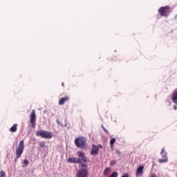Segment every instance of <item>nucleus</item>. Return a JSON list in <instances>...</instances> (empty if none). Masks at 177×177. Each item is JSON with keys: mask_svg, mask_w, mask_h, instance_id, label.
<instances>
[{"mask_svg": "<svg viewBox=\"0 0 177 177\" xmlns=\"http://www.w3.org/2000/svg\"><path fill=\"white\" fill-rule=\"evenodd\" d=\"M23 151H24V140H21L18 147L16 148V159L15 160V162H17V160L21 157V154H23Z\"/></svg>", "mask_w": 177, "mask_h": 177, "instance_id": "nucleus-1", "label": "nucleus"}, {"mask_svg": "<svg viewBox=\"0 0 177 177\" xmlns=\"http://www.w3.org/2000/svg\"><path fill=\"white\" fill-rule=\"evenodd\" d=\"M36 136H40V138L44 139H52L53 138V133L41 130L36 132Z\"/></svg>", "mask_w": 177, "mask_h": 177, "instance_id": "nucleus-2", "label": "nucleus"}, {"mask_svg": "<svg viewBox=\"0 0 177 177\" xmlns=\"http://www.w3.org/2000/svg\"><path fill=\"white\" fill-rule=\"evenodd\" d=\"M170 10H171V7H169V6H166L160 7L158 9V12L159 15L162 16V17H168V16H169Z\"/></svg>", "mask_w": 177, "mask_h": 177, "instance_id": "nucleus-3", "label": "nucleus"}, {"mask_svg": "<svg viewBox=\"0 0 177 177\" xmlns=\"http://www.w3.org/2000/svg\"><path fill=\"white\" fill-rule=\"evenodd\" d=\"M75 145L80 149H85L86 145V139L84 137H79L75 140Z\"/></svg>", "mask_w": 177, "mask_h": 177, "instance_id": "nucleus-4", "label": "nucleus"}, {"mask_svg": "<svg viewBox=\"0 0 177 177\" xmlns=\"http://www.w3.org/2000/svg\"><path fill=\"white\" fill-rule=\"evenodd\" d=\"M160 156H162V158H163L158 160V162H160V164H162L164 162H168V156L167 152L165 151V148L162 149L160 152Z\"/></svg>", "mask_w": 177, "mask_h": 177, "instance_id": "nucleus-5", "label": "nucleus"}, {"mask_svg": "<svg viewBox=\"0 0 177 177\" xmlns=\"http://www.w3.org/2000/svg\"><path fill=\"white\" fill-rule=\"evenodd\" d=\"M37 120V115L35 114V110H32L30 115V122L32 125V128H35V121Z\"/></svg>", "mask_w": 177, "mask_h": 177, "instance_id": "nucleus-6", "label": "nucleus"}, {"mask_svg": "<svg viewBox=\"0 0 177 177\" xmlns=\"http://www.w3.org/2000/svg\"><path fill=\"white\" fill-rule=\"evenodd\" d=\"M89 172L88 171V169L82 168L80 169L77 174V177H88Z\"/></svg>", "mask_w": 177, "mask_h": 177, "instance_id": "nucleus-7", "label": "nucleus"}, {"mask_svg": "<svg viewBox=\"0 0 177 177\" xmlns=\"http://www.w3.org/2000/svg\"><path fill=\"white\" fill-rule=\"evenodd\" d=\"M77 154L79 157L77 158L80 159V162H86V156H85V153L83 151H78Z\"/></svg>", "mask_w": 177, "mask_h": 177, "instance_id": "nucleus-8", "label": "nucleus"}, {"mask_svg": "<svg viewBox=\"0 0 177 177\" xmlns=\"http://www.w3.org/2000/svg\"><path fill=\"white\" fill-rule=\"evenodd\" d=\"M68 162H71L72 164H81V159L77 158H68Z\"/></svg>", "mask_w": 177, "mask_h": 177, "instance_id": "nucleus-9", "label": "nucleus"}, {"mask_svg": "<svg viewBox=\"0 0 177 177\" xmlns=\"http://www.w3.org/2000/svg\"><path fill=\"white\" fill-rule=\"evenodd\" d=\"M91 154V156H97L99 154V149H97V147H96V145H92Z\"/></svg>", "mask_w": 177, "mask_h": 177, "instance_id": "nucleus-10", "label": "nucleus"}, {"mask_svg": "<svg viewBox=\"0 0 177 177\" xmlns=\"http://www.w3.org/2000/svg\"><path fill=\"white\" fill-rule=\"evenodd\" d=\"M143 169H145V166L138 167L136 172V176H142L143 175Z\"/></svg>", "mask_w": 177, "mask_h": 177, "instance_id": "nucleus-11", "label": "nucleus"}, {"mask_svg": "<svg viewBox=\"0 0 177 177\" xmlns=\"http://www.w3.org/2000/svg\"><path fill=\"white\" fill-rule=\"evenodd\" d=\"M70 100V97L69 96H66L65 97H62L59 100V106H63L66 102H68Z\"/></svg>", "mask_w": 177, "mask_h": 177, "instance_id": "nucleus-12", "label": "nucleus"}, {"mask_svg": "<svg viewBox=\"0 0 177 177\" xmlns=\"http://www.w3.org/2000/svg\"><path fill=\"white\" fill-rule=\"evenodd\" d=\"M171 100H173V102L177 100V90H175L174 92L172 93Z\"/></svg>", "mask_w": 177, "mask_h": 177, "instance_id": "nucleus-13", "label": "nucleus"}, {"mask_svg": "<svg viewBox=\"0 0 177 177\" xmlns=\"http://www.w3.org/2000/svg\"><path fill=\"white\" fill-rule=\"evenodd\" d=\"M17 131V124H14L13 126L10 129V132H16Z\"/></svg>", "mask_w": 177, "mask_h": 177, "instance_id": "nucleus-14", "label": "nucleus"}, {"mask_svg": "<svg viewBox=\"0 0 177 177\" xmlns=\"http://www.w3.org/2000/svg\"><path fill=\"white\" fill-rule=\"evenodd\" d=\"M115 143V138H112L110 140V146H111V149H113V147H114V144Z\"/></svg>", "mask_w": 177, "mask_h": 177, "instance_id": "nucleus-15", "label": "nucleus"}, {"mask_svg": "<svg viewBox=\"0 0 177 177\" xmlns=\"http://www.w3.org/2000/svg\"><path fill=\"white\" fill-rule=\"evenodd\" d=\"M110 167H106L104 171V175L107 176L110 174Z\"/></svg>", "mask_w": 177, "mask_h": 177, "instance_id": "nucleus-16", "label": "nucleus"}, {"mask_svg": "<svg viewBox=\"0 0 177 177\" xmlns=\"http://www.w3.org/2000/svg\"><path fill=\"white\" fill-rule=\"evenodd\" d=\"M6 175V174L5 173L4 171L1 170V171H0V177H5Z\"/></svg>", "mask_w": 177, "mask_h": 177, "instance_id": "nucleus-17", "label": "nucleus"}, {"mask_svg": "<svg viewBox=\"0 0 177 177\" xmlns=\"http://www.w3.org/2000/svg\"><path fill=\"white\" fill-rule=\"evenodd\" d=\"M39 145L40 146V147H45V142L41 141L39 142Z\"/></svg>", "mask_w": 177, "mask_h": 177, "instance_id": "nucleus-18", "label": "nucleus"}, {"mask_svg": "<svg viewBox=\"0 0 177 177\" xmlns=\"http://www.w3.org/2000/svg\"><path fill=\"white\" fill-rule=\"evenodd\" d=\"M24 165H28L30 164V162L28 161V160L25 159L24 160Z\"/></svg>", "mask_w": 177, "mask_h": 177, "instance_id": "nucleus-19", "label": "nucleus"}, {"mask_svg": "<svg viewBox=\"0 0 177 177\" xmlns=\"http://www.w3.org/2000/svg\"><path fill=\"white\" fill-rule=\"evenodd\" d=\"M101 127H102L103 131H104L105 133H106L107 135H109V131H107V129H106V128H104V126L102 125Z\"/></svg>", "mask_w": 177, "mask_h": 177, "instance_id": "nucleus-20", "label": "nucleus"}, {"mask_svg": "<svg viewBox=\"0 0 177 177\" xmlns=\"http://www.w3.org/2000/svg\"><path fill=\"white\" fill-rule=\"evenodd\" d=\"M115 160H111L110 162V165H115Z\"/></svg>", "mask_w": 177, "mask_h": 177, "instance_id": "nucleus-21", "label": "nucleus"}, {"mask_svg": "<svg viewBox=\"0 0 177 177\" xmlns=\"http://www.w3.org/2000/svg\"><path fill=\"white\" fill-rule=\"evenodd\" d=\"M97 148L99 149H103V146L102 145H99Z\"/></svg>", "mask_w": 177, "mask_h": 177, "instance_id": "nucleus-22", "label": "nucleus"}, {"mask_svg": "<svg viewBox=\"0 0 177 177\" xmlns=\"http://www.w3.org/2000/svg\"><path fill=\"white\" fill-rule=\"evenodd\" d=\"M122 177H129V176L128 175V174H126L122 176Z\"/></svg>", "mask_w": 177, "mask_h": 177, "instance_id": "nucleus-23", "label": "nucleus"}, {"mask_svg": "<svg viewBox=\"0 0 177 177\" xmlns=\"http://www.w3.org/2000/svg\"><path fill=\"white\" fill-rule=\"evenodd\" d=\"M81 167H84V168H86L87 166H86V165L82 163L81 165Z\"/></svg>", "mask_w": 177, "mask_h": 177, "instance_id": "nucleus-24", "label": "nucleus"}, {"mask_svg": "<svg viewBox=\"0 0 177 177\" xmlns=\"http://www.w3.org/2000/svg\"><path fill=\"white\" fill-rule=\"evenodd\" d=\"M116 153H117V154H121V152L120 151H118V149H116Z\"/></svg>", "mask_w": 177, "mask_h": 177, "instance_id": "nucleus-25", "label": "nucleus"}, {"mask_svg": "<svg viewBox=\"0 0 177 177\" xmlns=\"http://www.w3.org/2000/svg\"><path fill=\"white\" fill-rule=\"evenodd\" d=\"M174 110H177V105H174Z\"/></svg>", "mask_w": 177, "mask_h": 177, "instance_id": "nucleus-26", "label": "nucleus"}, {"mask_svg": "<svg viewBox=\"0 0 177 177\" xmlns=\"http://www.w3.org/2000/svg\"><path fill=\"white\" fill-rule=\"evenodd\" d=\"M173 102H174V103H175L176 106H177V101L175 100V101H173Z\"/></svg>", "mask_w": 177, "mask_h": 177, "instance_id": "nucleus-27", "label": "nucleus"}, {"mask_svg": "<svg viewBox=\"0 0 177 177\" xmlns=\"http://www.w3.org/2000/svg\"><path fill=\"white\" fill-rule=\"evenodd\" d=\"M62 86H64V82H62Z\"/></svg>", "mask_w": 177, "mask_h": 177, "instance_id": "nucleus-28", "label": "nucleus"}]
</instances>
